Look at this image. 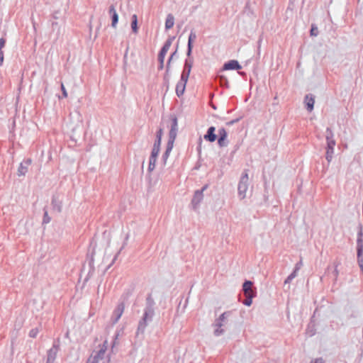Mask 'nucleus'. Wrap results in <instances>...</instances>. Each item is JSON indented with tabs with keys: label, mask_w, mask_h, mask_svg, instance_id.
I'll list each match as a JSON object with an SVG mask.
<instances>
[{
	"label": "nucleus",
	"mask_w": 363,
	"mask_h": 363,
	"mask_svg": "<svg viewBox=\"0 0 363 363\" xmlns=\"http://www.w3.org/2000/svg\"><path fill=\"white\" fill-rule=\"evenodd\" d=\"M108 348V341L105 340L101 345H100V350L96 352L95 355L92 357L99 362L100 360L104 359L105 353Z\"/></svg>",
	"instance_id": "nucleus-10"
},
{
	"label": "nucleus",
	"mask_w": 363,
	"mask_h": 363,
	"mask_svg": "<svg viewBox=\"0 0 363 363\" xmlns=\"http://www.w3.org/2000/svg\"><path fill=\"white\" fill-rule=\"evenodd\" d=\"M196 38V34L194 31L191 30L188 40V48H187V56L189 57L191 55L192 48H193V42Z\"/></svg>",
	"instance_id": "nucleus-16"
},
{
	"label": "nucleus",
	"mask_w": 363,
	"mask_h": 363,
	"mask_svg": "<svg viewBox=\"0 0 363 363\" xmlns=\"http://www.w3.org/2000/svg\"><path fill=\"white\" fill-rule=\"evenodd\" d=\"M192 66H193V60L192 59H186L185 60L184 69L182 71L181 76L189 78Z\"/></svg>",
	"instance_id": "nucleus-13"
},
{
	"label": "nucleus",
	"mask_w": 363,
	"mask_h": 363,
	"mask_svg": "<svg viewBox=\"0 0 363 363\" xmlns=\"http://www.w3.org/2000/svg\"><path fill=\"white\" fill-rule=\"evenodd\" d=\"M203 199V194L202 191H196L191 200V205L194 209H196Z\"/></svg>",
	"instance_id": "nucleus-12"
},
{
	"label": "nucleus",
	"mask_w": 363,
	"mask_h": 363,
	"mask_svg": "<svg viewBox=\"0 0 363 363\" xmlns=\"http://www.w3.org/2000/svg\"><path fill=\"white\" fill-rule=\"evenodd\" d=\"M325 139L327 142L325 159L328 162H330L333 157L334 148L336 145L334 134L330 128H327L326 129Z\"/></svg>",
	"instance_id": "nucleus-2"
},
{
	"label": "nucleus",
	"mask_w": 363,
	"mask_h": 363,
	"mask_svg": "<svg viewBox=\"0 0 363 363\" xmlns=\"http://www.w3.org/2000/svg\"><path fill=\"white\" fill-rule=\"evenodd\" d=\"M357 262H358V264H359V266H362L363 265V249H357Z\"/></svg>",
	"instance_id": "nucleus-26"
},
{
	"label": "nucleus",
	"mask_w": 363,
	"mask_h": 363,
	"mask_svg": "<svg viewBox=\"0 0 363 363\" xmlns=\"http://www.w3.org/2000/svg\"><path fill=\"white\" fill-rule=\"evenodd\" d=\"M147 304H146V307L145 308H152V309H154V304H155V302L153 301V299L151 298L150 296H149L147 298Z\"/></svg>",
	"instance_id": "nucleus-29"
},
{
	"label": "nucleus",
	"mask_w": 363,
	"mask_h": 363,
	"mask_svg": "<svg viewBox=\"0 0 363 363\" xmlns=\"http://www.w3.org/2000/svg\"><path fill=\"white\" fill-rule=\"evenodd\" d=\"M207 189V185H205L200 191H202V193L203 192L204 190H206Z\"/></svg>",
	"instance_id": "nucleus-48"
},
{
	"label": "nucleus",
	"mask_w": 363,
	"mask_h": 363,
	"mask_svg": "<svg viewBox=\"0 0 363 363\" xmlns=\"http://www.w3.org/2000/svg\"><path fill=\"white\" fill-rule=\"evenodd\" d=\"M154 314V309L145 308L143 316L138 323L137 335H138L140 333L143 334L145 332V330L147 325V323L152 321Z\"/></svg>",
	"instance_id": "nucleus-3"
},
{
	"label": "nucleus",
	"mask_w": 363,
	"mask_h": 363,
	"mask_svg": "<svg viewBox=\"0 0 363 363\" xmlns=\"http://www.w3.org/2000/svg\"><path fill=\"white\" fill-rule=\"evenodd\" d=\"M302 265V262L300 261L299 262H298L296 264V267H298V269H300V267H301Z\"/></svg>",
	"instance_id": "nucleus-46"
},
{
	"label": "nucleus",
	"mask_w": 363,
	"mask_h": 363,
	"mask_svg": "<svg viewBox=\"0 0 363 363\" xmlns=\"http://www.w3.org/2000/svg\"><path fill=\"white\" fill-rule=\"evenodd\" d=\"M223 69L224 70L240 69L241 66L237 60H232L225 63Z\"/></svg>",
	"instance_id": "nucleus-15"
},
{
	"label": "nucleus",
	"mask_w": 363,
	"mask_h": 363,
	"mask_svg": "<svg viewBox=\"0 0 363 363\" xmlns=\"http://www.w3.org/2000/svg\"><path fill=\"white\" fill-rule=\"evenodd\" d=\"M50 221V218L48 216V211H45L43 216V223H48Z\"/></svg>",
	"instance_id": "nucleus-34"
},
{
	"label": "nucleus",
	"mask_w": 363,
	"mask_h": 363,
	"mask_svg": "<svg viewBox=\"0 0 363 363\" xmlns=\"http://www.w3.org/2000/svg\"><path fill=\"white\" fill-rule=\"evenodd\" d=\"M229 315L230 312L226 311L223 313L217 319H216L215 323L213 324V326L215 328L213 331L215 336H220L224 333L225 330L222 328V327L223 326L224 322Z\"/></svg>",
	"instance_id": "nucleus-5"
},
{
	"label": "nucleus",
	"mask_w": 363,
	"mask_h": 363,
	"mask_svg": "<svg viewBox=\"0 0 363 363\" xmlns=\"http://www.w3.org/2000/svg\"><path fill=\"white\" fill-rule=\"evenodd\" d=\"M131 28L134 33H138V17L136 14H133L132 16V22H131Z\"/></svg>",
	"instance_id": "nucleus-23"
},
{
	"label": "nucleus",
	"mask_w": 363,
	"mask_h": 363,
	"mask_svg": "<svg viewBox=\"0 0 363 363\" xmlns=\"http://www.w3.org/2000/svg\"><path fill=\"white\" fill-rule=\"evenodd\" d=\"M39 333V329L38 328H33L29 332V337L35 338L38 335Z\"/></svg>",
	"instance_id": "nucleus-33"
},
{
	"label": "nucleus",
	"mask_w": 363,
	"mask_h": 363,
	"mask_svg": "<svg viewBox=\"0 0 363 363\" xmlns=\"http://www.w3.org/2000/svg\"><path fill=\"white\" fill-rule=\"evenodd\" d=\"M52 206L55 211L60 213L62 211V203L58 201L56 199H52Z\"/></svg>",
	"instance_id": "nucleus-24"
},
{
	"label": "nucleus",
	"mask_w": 363,
	"mask_h": 363,
	"mask_svg": "<svg viewBox=\"0 0 363 363\" xmlns=\"http://www.w3.org/2000/svg\"><path fill=\"white\" fill-rule=\"evenodd\" d=\"M6 40L4 38H0V50L5 46Z\"/></svg>",
	"instance_id": "nucleus-41"
},
{
	"label": "nucleus",
	"mask_w": 363,
	"mask_h": 363,
	"mask_svg": "<svg viewBox=\"0 0 363 363\" xmlns=\"http://www.w3.org/2000/svg\"><path fill=\"white\" fill-rule=\"evenodd\" d=\"M163 67H164V64H160L158 69H162Z\"/></svg>",
	"instance_id": "nucleus-47"
},
{
	"label": "nucleus",
	"mask_w": 363,
	"mask_h": 363,
	"mask_svg": "<svg viewBox=\"0 0 363 363\" xmlns=\"http://www.w3.org/2000/svg\"><path fill=\"white\" fill-rule=\"evenodd\" d=\"M176 54H177V50L171 55V57H174V56H176Z\"/></svg>",
	"instance_id": "nucleus-49"
},
{
	"label": "nucleus",
	"mask_w": 363,
	"mask_h": 363,
	"mask_svg": "<svg viewBox=\"0 0 363 363\" xmlns=\"http://www.w3.org/2000/svg\"><path fill=\"white\" fill-rule=\"evenodd\" d=\"M241 118H235L234 120H232V121H230L226 123V125L230 126V125H233L234 123L238 122L240 120Z\"/></svg>",
	"instance_id": "nucleus-39"
},
{
	"label": "nucleus",
	"mask_w": 363,
	"mask_h": 363,
	"mask_svg": "<svg viewBox=\"0 0 363 363\" xmlns=\"http://www.w3.org/2000/svg\"><path fill=\"white\" fill-rule=\"evenodd\" d=\"M304 101H305L307 110L309 112L312 111L313 109L314 103H315L314 96L312 94H307L305 96Z\"/></svg>",
	"instance_id": "nucleus-17"
},
{
	"label": "nucleus",
	"mask_w": 363,
	"mask_h": 363,
	"mask_svg": "<svg viewBox=\"0 0 363 363\" xmlns=\"http://www.w3.org/2000/svg\"><path fill=\"white\" fill-rule=\"evenodd\" d=\"M220 81L222 86H228V82L226 78L220 77Z\"/></svg>",
	"instance_id": "nucleus-35"
},
{
	"label": "nucleus",
	"mask_w": 363,
	"mask_h": 363,
	"mask_svg": "<svg viewBox=\"0 0 363 363\" xmlns=\"http://www.w3.org/2000/svg\"><path fill=\"white\" fill-rule=\"evenodd\" d=\"M359 267H360V269H361V271H362V273H363V265L360 266Z\"/></svg>",
	"instance_id": "nucleus-50"
},
{
	"label": "nucleus",
	"mask_w": 363,
	"mask_h": 363,
	"mask_svg": "<svg viewBox=\"0 0 363 363\" xmlns=\"http://www.w3.org/2000/svg\"><path fill=\"white\" fill-rule=\"evenodd\" d=\"M125 306L123 303H119L113 313L112 322L116 323L121 317L124 311Z\"/></svg>",
	"instance_id": "nucleus-9"
},
{
	"label": "nucleus",
	"mask_w": 363,
	"mask_h": 363,
	"mask_svg": "<svg viewBox=\"0 0 363 363\" xmlns=\"http://www.w3.org/2000/svg\"><path fill=\"white\" fill-rule=\"evenodd\" d=\"M165 55L162 53L159 52L158 55V60L160 62V64H164Z\"/></svg>",
	"instance_id": "nucleus-37"
},
{
	"label": "nucleus",
	"mask_w": 363,
	"mask_h": 363,
	"mask_svg": "<svg viewBox=\"0 0 363 363\" xmlns=\"http://www.w3.org/2000/svg\"><path fill=\"white\" fill-rule=\"evenodd\" d=\"M32 160L30 158L24 160L18 168L17 174L18 177L25 176L28 172V167L31 164Z\"/></svg>",
	"instance_id": "nucleus-8"
},
{
	"label": "nucleus",
	"mask_w": 363,
	"mask_h": 363,
	"mask_svg": "<svg viewBox=\"0 0 363 363\" xmlns=\"http://www.w3.org/2000/svg\"><path fill=\"white\" fill-rule=\"evenodd\" d=\"M174 37L168 38L166 42L164 43L163 47L162 48L161 50L160 51V53L164 54L166 55L167 52H168L172 43V40H174Z\"/></svg>",
	"instance_id": "nucleus-22"
},
{
	"label": "nucleus",
	"mask_w": 363,
	"mask_h": 363,
	"mask_svg": "<svg viewBox=\"0 0 363 363\" xmlns=\"http://www.w3.org/2000/svg\"><path fill=\"white\" fill-rule=\"evenodd\" d=\"M159 151L152 150L151 155L149 159L148 172L151 173L155 168L156 161L159 155Z\"/></svg>",
	"instance_id": "nucleus-11"
},
{
	"label": "nucleus",
	"mask_w": 363,
	"mask_h": 363,
	"mask_svg": "<svg viewBox=\"0 0 363 363\" xmlns=\"http://www.w3.org/2000/svg\"><path fill=\"white\" fill-rule=\"evenodd\" d=\"M218 144L219 147H226L228 144V142L227 141V138H218Z\"/></svg>",
	"instance_id": "nucleus-30"
},
{
	"label": "nucleus",
	"mask_w": 363,
	"mask_h": 363,
	"mask_svg": "<svg viewBox=\"0 0 363 363\" xmlns=\"http://www.w3.org/2000/svg\"><path fill=\"white\" fill-rule=\"evenodd\" d=\"M61 90H62V92L63 98H67V92L66 91V89H65L63 83H61Z\"/></svg>",
	"instance_id": "nucleus-36"
},
{
	"label": "nucleus",
	"mask_w": 363,
	"mask_h": 363,
	"mask_svg": "<svg viewBox=\"0 0 363 363\" xmlns=\"http://www.w3.org/2000/svg\"><path fill=\"white\" fill-rule=\"evenodd\" d=\"M86 363H99L97 360H96L92 355L87 359Z\"/></svg>",
	"instance_id": "nucleus-42"
},
{
	"label": "nucleus",
	"mask_w": 363,
	"mask_h": 363,
	"mask_svg": "<svg viewBox=\"0 0 363 363\" xmlns=\"http://www.w3.org/2000/svg\"><path fill=\"white\" fill-rule=\"evenodd\" d=\"M172 59H173V57H172L170 56L167 61V66H166V72L167 73L169 72V71L170 69V64H171V61H172Z\"/></svg>",
	"instance_id": "nucleus-38"
},
{
	"label": "nucleus",
	"mask_w": 363,
	"mask_h": 363,
	"mask_svg": "<svg viewBox=\"0 0 363 363\" xmlns=\"http://www.w3.org/2000/svg\"><path fill=\"white\" fill-rule=\"evenodd\" d=\"M310 33L311 36H317L318 35V27L315 25L313 24L311 26Z\"/></svg>",
	"instance_id": "nucleus-31"
},
{
	"label": "nucleus",
	"mask_w": 363,
	"mask_h": 363,
	"mask_svg": "<svg viewBox=\"0 0 363 363\" xmlns=\"http://www.w3.org/2000/svg\"><path fill=\"white\" fill-rule=\"evenodd\" d=\"M161 140H162V138H156V140H155V141L154 143L153 147H152V150H157V151L160 152Z\"/></svg>",
	"instance_id": "nucleus-28"
},
{
	"label": "nucleus",
	"mask_w": 363,
	"mask_h": 363,
	"mask_svg": "<svg viewBox=\"0 0 363 363\" xmlns=\"http://www.w3.org/2000/svg\"><path fill=\"white\" fill-rule=\"evenodd\" d=\"M177 118L174 116H172L171 129L169 133V140L167 144L166 150L162 155V161L164 164H166L169 154L173 148V145L177 137L178 130Z\"/></svg>",
	"instance_id": "nucleus-1"
},
{
	"label": "nucleus",
	"mask_w": 363,
	"mask_h": 363,
	"mask_svg": "<svg viewBox=\"0 0 363 363\" xmlns=\"http://www.w3.org/2000/svg\"><path fill=\"white\" fill-rule=\"evenodd\" d=\"M60 350L59 340L54 342L52 347L48 350L47 352V362L46 363H54L57 357V352Z\"/></svg>",
	"instance_id": "nucleus-6"
},
{
	"label": "nucleus",
	"mask_w": 363,
	"mask_h": 363,
	"mask_svg": "<svg viewBox=\"0 0 363 363\" xmlns=\"http://www.w3.org/2000/svg\"><path fill=\"white\" fill-rule=\"evenodd\" d=\"M215 131L216 128L214 126H211L208 129L206 134L204 135L203 138L211 143L215 142L217 138V135L215 134Z\"/></svg>",
	"instance_id": "nucleus-14"
},
{
	"label": "nucleus",
	"mask_w": 363,
	"mask_h": 363,
	"mask_svg": "<svg viewBox=\"0 0 363 363\" xmlns=\"http://www.w3.org/2000/svg\"><path fill=\"white\" fill-rule=\"evenodd\" d=\"M248 182H249V177H248V173L247 170L245 169L239 182L238 186V195L240 198V199H243L246 197V193L248 189Z\"/></svg>",
	"instance_id": "nucleus-4"
},
{
	"label": "nucleus",
	"mask_w": 363,
	"mask_h": 363,
	"mask_svg": "<svg viewBox=\"0 0 363 363\" xmlns=\"http://www.w3.org/2000/svg\"><path fill=\"white\" fill-rule=\"evenodd\" d=\"M255 296V294L251 295H245L246 298L243 301V304L250 306L252 303V298Z\"/></svg>",
	"instance_id": "nucleus-27"
},
{
	"label": "nucleus",
	"mask_w": 363,
	"mask_h": 363,
	"mask_svg": "<svg viewBox=\"0 0 363 363\" xmlns=\"http://www.w3.org/2000/svg\"><path fill=\"white\" fill-rule=\"evenodd\" d=\"M228 133L226 130L224 128H220L218 130V138H227Z\"/></svg>",
	"instance_id": "nucleus-32"
},
{
	"label": "nucleus",
	"mask_w": 363,
	"mask_h": 363,
	"mask_svg": "<svg viewBox=\"0 0 363 363\" xmlns=\"http://www.w3.org/2000/svg\"><path fill=\"white\" fill-rule=\"evenodd\" d=\"M298 271V267H295L294 270L287 277V278L284 281V284H289L292 279H294L297 276V272Z\"/></svg>",
	"instance_id": "nucleus-25"
},
{
	"label": "nucleus",
	"mask_w": 363,
	"mask_h": 363,
	"mask_svg": "<svg viewBox=\"0 0 363 363\" xmlns=\"http://www.w3.org/2000/svg\"><path fill=\"white\" fill-rule=\"evenodd\" d=\"M163 134V130L162 128H160L156 134V138H162Z\"/></svg>",
	"instance_id": "nucleus-44"
},
{
	"label": "nucleus",
	"mask_w": 363,
	"mask_h": 363,
	"mask_svg": "<svg viewBox=\"0 0 363 363\" xmlns=\"http://www.w3.org/2000/svg\"><path fill=\"white\" fill-rule=\"evenodd\" d=\"M253 283L251 281H245L242 285V290L245 295H251L255 294V293L252 291V286Z\"/></svg>",
	"instance_id": "nucleus-19"
},
{
	"label": "nucleus",
	"mask_w": 363,
	"mask_h": 363,
	"mask_svg": "<svg viewBox=\"0 0 363 363\" xmlns=\"http://www.w3.org/2000/svg\"><path fill=\"white\" fill-rule=\"evenodd\" d=\"M174 24V17L172 13H169L167 16L165 21V28L167 30L172 28Z\"/></svg>",
	"instance_id": "nucleus-21"
},
{
	"label": "nucleus",
	"mask_w": 363,
	"mask_h": 363,
	"mask_svg": "<svg viewBox=\"0 0 363 363\" xmlns=\"http://www.w3.org/2000/svg\"><path fill=\"white\" fill-rule=\"evenodd\" d=\"M357 249H363V229L361 225H359V232L357 240Z\"/></svg>",
	"instance_id": "nucleus-20"
},
{
	"label": "nucleus",
	"mask_w": 363,
	"mask_h": 363,
	"mask_svg": "<svg viewBox=\"0 0 363 363\" xmlns=\"http://www.w3.org/2000/svg\"><path fill=\"white\" fill-rule=\"evenodd\" d=\"M311 363H325L324 360L322 358H317L314 360H312Z\"/></svg>",
	"instance_id": "nucleus-43"
},
{
	"label": "nucleus",
	"mask_w": 363,
	"mask_h": 363,
	"mask_svg": "<svg viewBox=\"0 0 363 363\" xmlns=\"http://www.w3.org/2000/svg\"><path fill=\"white\" fill-rule=\"evenodd\" d=\"M108 12L111 15V18H112L111 26H112V27L116 28V24L118 21V15L116 11L115 6L113 5H111L109 7Z\"/></svg>",
	"instance_id": "nucleus-18"
},
{
	"label": "nucleus",
	"mask_w": 363,
	"mask_h": 363,
	"mask_svg": "<svg viewBox=\"0 0 363 363\" xmlns=\"http://www.w3.org/2000/svg\"><path fill=\"white\" fill-rule=\"evenodd\" d=\"M333 274L335 280H337L338 274H339V272H338V269H337V264L335 265V269H334Z\"/></svg>",
	"instance_id": "nucleus-40"
},
{
	"label": "nucleus",
	"mask_w": 363,
	"mask_h": 363,
	"mask_svg": "<svg viewBox=\"0 0 363 363\" xmlns=\"http://www.w3.org/2000/svg\"><path fill=\"white\" fill-rule=\"evenodd\" d=\"M4 62V52L0 50V67L3 65Z\"/></svg>",
	"instance_id": "nucleus-45"
},
{
	"label": "nucleus",
	"mask_w": 363,
	"mask_h": 363,
	"mask_svg": "<svg viewBox=\"0 0 363 363\" xmlns=\"http://www.w3.org/2000/svg\"><path fill=\"white\" fill-rule=\"evenodd\" d=\"M188 79L189 78L181 76L180 80L177 82L175 91L178 97H180L184 94Z\"/></svg>",
	"instance_id": "nucleus-7"
}]
</instances>
